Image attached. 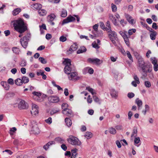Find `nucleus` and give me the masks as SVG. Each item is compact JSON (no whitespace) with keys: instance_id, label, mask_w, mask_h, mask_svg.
<instances>
[{"instance_id":"79ce46f5","label":"nucleus","mask_w":158,"mask_h":158,"mask_svg":"<svg viewBox=\"0 0 158 158\" xmlns=\"http://www.w3.org/2000/svg\"><path fill=\"white\" fill-rule=\"evenodd\" d=\"M39 60L43 64H45L47 63V61L45 60V59H44L43 57H40L39 59Z\"/></svg>"},{"instance_id":"f03ea898","label":"nucleus","mask_w":158,"mask_h":158,"mask_svg":"<svg viewBox=\"0 0 158 158\" xmlns=\"http://www.w3.org/2000/svg\"><path fill=\"white\" fill-rule=\"evenodd\" d=\"M137 66L139 71H140L141 70L144 73L143 75L144 77H146L147 75V73L149 72V69H146L147 66L145 64V62L142 58L139 59L138 60Z\"/></svg>"},{"instance_id":"69168bd1","label":"nucleus","mask_w":158,"mask_h":158,"mask_svg":"<svg viewBox=\"0 0 158 158\" xmlns=\"http://www.w3.org/2000/svg\"><path fill=\"white\" fill-rule=\"evenodd\" d=\"M93 99L94 101L96 102H98L99 101V98L96 96H93Z\"/></svg>"},{"instance_id":"6e6d98bb","label":"nucleus","mask_w":158,"mask_h":158,"mask_svg":"<svg viewBox=\"0 0 158 158\" xmlns=\"http://www.w3.org/2000/svg\"><path fill=\"white\" fill-rule=\"evenodd\" d=\"M68 105L67 103H64L62 105V108L63 110H65V109H68Z\"/></svg>"},{"instance_id":"72a5a7b5","label":"nucleus","mask_w":158,"mask_h":158,"mask_svg":"<svg viewBox=\"0 0 158 158\" xmlns=\"http://www.w3.org/2000/svg\"><path fill=\"white\" fill-rule=\"evenodd\" d=\"M149 110V107L147 105H145V110H143L142 111V113L144 115H145L146 112L148 111Z\"/></svg>"},{"instance_id":"49530a36","label":"nucleus","mask_w":158,"mask_h":158,"mask_svg":"<svg viewBox=\"0 0 158 158\" xmlns=\"http://www.w3.org/2000/svg\"><path fill=\"white\" fill-rule=\"evenodd\" d=\"M145 86L147 88H149L151 86V84L149 81H145L144 82Z\"/></svg>"},{"instance_id":"c03bdc74","label":"nucleus","mask_w":158,"mask_h":158,"mask_svg":"<svg viewBox=\"0 0 158 158\" xmlns=\"http://www.w3.org/2000/svg\"><path fill=\"white\" fill-rule=\"evenodd\" d=\"M150 59L151 62L153 65L157 64V60L155 57H152Z\"/></svg>"},{"instance_id":"37998d69","label":"nucleus","mask_w":158,"mask_h":158,"mask_svg":"<svg viewBox=\"0 0 158 158\" xmlns=\"http://www.w3.org/2000/svg\"><path fill=\"white\" fill-rule=\"evenodd\" d=\"M26 63L27 62L25 60L23 59L22 60L19 64L21 66L24 67L26 65Z\"/></svg>"},{"instance_id":"bf43d9fd","label":"nucleus","mask_w":158,"mask_h":158,"mask_svg":"<svg viewBox=\"0 0 158 158\" xmlns=\"http://www.w3.org/2000/svg\"><path fill=\"white\" fill-rule=\"evenodd\" d=\"M86 89L88 91H89V92H90L92 94L94 95V89L92 88L89 87H87Z\"/></svg>"},{"instance_id":"a211bd4d","label":"nucleus","mask_w":158,"mask_h":158,"mask_svg":"<svg viewBox=\"0 0 158 158\" xmlns=\"http://www.w3.org/2000/svg\"><path fill=\"white\" fill-rule=\"evenodd\" d=\"M135 103L137 104L138 107V110H139L140 107L142 106L143 103L141 100H140L139 98H137L135 100Z\"/></svg>"},{"instance_id":"dca6fc26","label":"nucleus","mask_w":158,"mask_h":158,"mask_svg":"<svg viewBox=\"0 0 158 158\" xmlns=\"http://www.w3.org/2000/svg\"><path fill=\"white\" fill-rule=\"evenodd\" d=\"M109 17L110 19L112 21L114 25L115 26H118V25L117 20L115 19L113 15L111 14H110Z\"/></svg>"},{"instance_id":"a18cd8bd","label":"nucleus","mask_w":158,"mask_h":158,"mask_svg":"<svg viewBox=\"0 0 158 158\" xmlns=\"http://www.w3.org/2000/svg\"><path fill=\"white\" fill-rule=\"evenodd\" d=\"M59 40L61 42H64L67 40V38L64 36L62 35L60 37Z\"/></svg>"},{"instance_id":"58836bf2","label":"nucleus","mask_w":158,"mask_h":158,"mask_svg":"<svg viewBox=\"0 0 158 158\" xmlns=\"http://www.w3.org/2000/svg\"><path fill=\"white\" fill-rule=\"evenodd\" d=\"M137 129H134L131 135V138H132L133 136H136L137 135Z\"/></svg>"},{"instance_id":"ea45409f","label":"nucleus","mask_w":158,"mask_h":158,"mask_svg":"<svg viewBox=\"0 0 158 158\" xmlns=\"http://www.w3.org/2000/svg\"><path fill=\"white\" fill-rule=\"evenodd\" d=\"M111 6L112 11L113 12H116L117 10V7L113 3L111 4Z\"/></svg>"},{"instance_id":"aec40b11","label":"nucleus","mask_w":158,"mask_h":158,"mask_svg":"<svg viewBox=\"0 0 158 158\" xmlns=\"http://www.w3.org/2000/svg\"><path fill=\"white\" fill-rule=\"evenodd\" d=\"M84 136L87 139H89L92 137L93 134L91 132L87 131L85 132Z\"/></svg>"},{"instance_id":"864d4df0","label":"nucleus","mask_w":158,"mask_h":158,"mask_svg":"<svg viewBox=\"0 0 158 158\" xmlns=\"http://www.w3.org/2000/svg\"><path fill=\"white\" fill-rule=\"evenodd\" d=\"M106 28H105V30L107 31V29H111V27L110 26V22L109 21H108L106 23Z\"/></svg>"},{"instance_id":"338daca9","label":"nucleus","mask_w":158,"mask_h":158,"mask_svg":"<svg viewBox=\"0 0 158 158\" xmlns=\"http://www.w3.org/2000/svg\"><path fill=\"white\" fill-rule=\"evenodd\" d=\"M52 37L51 35L49 34H47L46 35V38L48 40H50Z\"/></svg>"},{"instance_id":"6ab92c4d","label":"nucleus","mask_w":158,"mask_h":158,"mask_svg":"<svg viewBox=\"0 0 158 158\" xmlns=\"http://www.w3.org/2000/svg\"><path fill=\"white\" fill-rule=\"evenodd\" d=\"M110 95L112 97L116 98L118 96V92L114 89H112L110 91Z\"/></svg>"},{"instance_id":"5701e85b","label":"nucleus","mask_w":158,"mask_h":158,"mask_svg":"<svg viewBox=\"0 0 158 158\" xmlns=\"http://www.w3.org/2000/svg\"><path fill=\"white\" fill-rule=\"evenodd\" d=\"M38 12L40 16H43L47 14L46 11L44 9H40L38 10Z\"/></svg>"},{"instance_id":"f8f14e48","label":"nucleus","mask_w":158,"mask_h":158,"mask_svg":"<svg viewBox=\"0 0 158 158\" xmlns=\"http://www.w3.org/2000/svg\"><path fill=\"white\" fill-rule=\"evenodd\" d=\"M62 112L64 114L68 116L72 117L73 116L72 111L68 108L63 110Z\"/></svg>"},{"instance_id":"1a4fd4ad","label":"nucleus","mask_w":158,"mask_h":158,"mask_svg":"<svg viewBox=\"0 0 158 158\" xmlns=\"http://www.w3.org/2000/svg\"><path fill=\"white\" fill-rule=\"evenodd\" d=\"M28 40V38L26 36H24L20 40V42L21 45L24 48H26L27 46Z\"/></svg>"},{"instance_id":"ddd939ff","label":"nucleus","mask_w":158,"mask_h":158,"mask_svg":"<svg viewBox=\"0 0 158 158\" xmlns=\"http://www.w3.org/2000/svg\"><path fill=\"white\" fill-rule=\"evenodd\" d=\"M48 101L52 103H57L59 101L60 99L57 97L51 96L48 98Z\"/></svg>"},{"instance_id":"774afa93","label":"nucleus","mask_w":158,"mask_h":158,"mask_svg":"<svg viewBox=\"0 0 158 158\" xmlns=\"http://www.w3.org/2000/svg\"><path fill=\"white\" fill-rule=\"evenodd\" d=\"M154 69L155 71H157L158 70V64H154Z\"/></svg>"},{"instance_id":"13d9d810","label":"nucleus","mask_w":158,"mask_h":158,"mask_svg":"<svg viewBox=\"0 0 158 158\" xmlns=\"http://www.w3.org/2000/svg\"><path fill=\"white\" fill-rule=\"evenodd\" d=\"M59 111L58 109H53L50 111V114H54L56 113Z\"/></svg>"},{"instance_id":"473e14b6","label":"nucleus","mask_w":158,"mask_h":158,"mask_svg":"<svg viewBox=\"0 0 158 158\" xmlns=\"http://www.w3.org/2000/svg\"><path fill=\"white\" fill-rule=\"evenodd\" d=\"M67 16V11L65 9H63L61 14V16L62 17H65Z\"/></svg>"},{"instance_id":"f704fd0d","label":"nucleus","mask_w":158,"mask_h":158,"mask_svg":"<svg viewBox=\"0 0 158 158\" xmlns=\"http://www.w3.org/2000/svg\"><path fill=\"white\" fill-rule=\"evenodd\" d=\"M23 83H28L29 81V80L27 77L24 76L23 77L22 79Z\"/></svg>"},{"instance_id":"cd10ccee","label":"nucleus","mask_w":158,"mask_h":158,"mask_svg":"<svg viewBox=\"0 0 158 158\" xmlns=\"http://www.w3.org/2000/svg\"><path fill=\"white\" fill-rule=\"evenodd\" d=\"M15 83L16 85L19 86L21 85L23 82L22 79L17 78L15 80Z\"/></svg>"},{"instance_id":"a878e982","label":"nucleus","mask_w":158,"mask_h":158,"mask_svg":"<svg viewBox=\"0 0 158 158\" xmlns=\"http://www.w3.org/2000/svg\"><path fill=\"white\" fill-rule=\"evenodd\" d=\"M65 122L66 123V124L67 126L69 127H70L72 124V123L71 119L67 118H65Z\"/></svg>"},{"instance_id":"de8ad7c7","label":"nucleus","mask_w":158,"mask_h":158,"mask_svg":"<svg viewBox=\"0 0 158 158\" xmlns=\"http://www.w3.org/2000/svg\"><path fill=\"white\" fill-rule=\"evenodd\" d=\"M126 53L127 56L129 58V59L133 61V58L132 57L131 55L130 52L129 51H127L126 52Z\"/></svg>"},{"instance_id":"2eb2a0df","label":"nucleus","mask_w":158,"mask_h":158,"mask_svg":"<svg viewBox=\"0 0 158 158\" xmlns=\"http://www.w3.org/2000/svg\"><path fill=\"white\" fill-rule=\"evenodd\" d=\"M31 131L32 133L35 135L38 134L40 133L39 129L36 125L32 127Z\"/></svg>"},{"instance_id":"4468645a","label":"nucleus","mask_w":158,"mask_h":158,"mask_svg":"<svg viewBox=\"0 0 158 158\" xmlns=\"http://www.w3.org/2000/svg\"><path fill=\"white\" fill-rule=\"evenodd\" d=\"M126 17L127 20L131 24H134L135 23V20L134 19H132V17L129 15H126Z\"/></svg>"},{"instance_id":"6e6552de","label":"nucleus","mask_w":158,"mask_h":158,"mask_svg":"<svg viewBox=\"0 0 158 158\" xmlns=\"http://www.w3.org/2000/svg\"><path fill=\"white\" fill-rule=\"evenodd\" d=\"M88 60L90 63H93L97 65H99L102 63V61L97 58H89Z\"/></svg>"},{"instance_id":"7ed1b4c3","label":"nucleus","mask_w":158,"mask_h":158,"mask_svg":"<svg viewBox=\"0 0 158 158\" xmlns=\"http://www.w3.org/2000/svg\"><path fill=\"white\" fill-rule=\"evenodd\" d=\"M64 62H65V66L64 70L65 73L68 75L75 71V68L71 64V60L70 59H65Z\"/></svg>"},{"instance_id":"20e7f679","label":"nucleus","mask_w":158,"mask_h":158,"mask_svg":"<svg viewBox=\"0 0 158 158\" xmlns=\"http://www.w3.org/2000/svg\"><path fill=\"white\" fill-rule=\"evenodd\" d=\"M67 140L69 143L73 145L80 146L81 144V142L77 138L72 135L69 136Z\"/></svg>"},{"instance_id":"f3484780","label":"nucleus","mask_w":158,"mask_h":158,"mask_svg":"<svg viewBox=\"0 0 158 158\" xmlns=\"http://www.w3.org/2000/svg\"><path fill=\"white\" fill-rule=\"evenodd\" d=\"M0 84L6 90H9L10 87L9 84L6 81H2Z\"/></svg>"},{"instance_id":"412c9836","label":"nucleus","mask_w":158,"mask_h":158,"mask_svg":"<svg viewBox=\"0 0 158 158\" xmlns=\"http://www.w3.org/2000/svg\"><path fill=\"white\" fill-rule=\"evenodd\" d=\"M157 35L156 32L154 31H151V33L150 34V37L151 39L152 40H154L156 39V37Z\"/></svg>"},{"instance_id":"c756f323","label":"nucleus","mask_w":158,"mask_h":158,"mask_svg":"<svg viewBox=\"0 0 158 158\" xmlns=\"http://www.w3.org/2000/svg\"><path fill=\"white\" fill-rule=\"evenodd\" d=\"M86 49L84 47H81L77 52V54H80L84 52H86Z\"/></svg>"},{"instance_id":"393cba45","label":"nucleus","mask_w":158,"mask_h":158,"mask_svg":"<svg viewBox=\"0 0 158 158\" xmlns=\"http://www.w3.org/2000/svg\"><path fill=\"white\" fill-rule=\"evenodd\" d=\"M54 141H50L44 146V148L45 150H47L49 148V147L52 144H54Z\"/></svg>"},{"instance_id":"0e129e2a","label":"nucleus","mask_w":158,"mask_h":158,"mask_svg":"<svg viewBox=\"0 0 158 158\" xmlns=\"http://www.w3.org/2000/svg\"><path fill=\"white\" fill-rule=\"evenodd\" d=\"M133 115V113L131 111H129L128 114V119L130 120L131 119V117Z\"/></svg>"},{"instance_id":"09e8293b","label":"nucleus","mask_w":158,"mask_h":158,"mask_svg":"<svg viewBox=\"0 0 158 158\" xmlns=\"http://www.w3.org/2000/svg\"><path fill=\"white\" fill-rule=\"evenodd\" d=\"M71 47L74 51L76 50L78 47V46L76 43H74L71 46Z\"/></svg>"},{"instance_id":"7c9ffc66","label":"nucleus","mask_w":158,"mask_h":158,"mask_svg":"<svg viewBox=\"0 0 158 158\" xmlns=\"http://www.w3.org/2000/svg\"><path fill=\"white\" fill-rule=\"evenodd\" d=\"M21 11V10L20 8H16L13 11V15H16L18 14Z\"/></svg>"},{"instance_id":"3c124183","label":"nucleus","mask_w":158,"mask_h":158,"mask_svg":"<svg viewBox=\"0 0 158 158\" xmlns=\"http://www.w3.org/2000/svg\"><path fill=\"white\" fill-rule=\"evenodd\" d=\"M135 56L136 57L137 59L138 60L139 59L141 58L142 57L140 56L139 54L136 52H135L134 53Z\"/></svg>"},{"instance_id":"e433bc0d","label":"nucleus","mask_w":158,"mask_h":158,"mask_svg":"<svg viewBox=\"0 0 158 158\" xmlns=\"http://www.w3.org/2000/svg\"><path fill=\"white\" fill-rule=\"evenodd\" d=\"M92 45L93 48L96 49H98L100 48V47L99 46V45L97 43L96 41H94L93 43L92 44Z\"/></svg>"},{"instance_id":"8fccbe9b","label":"nucleus","mask_w":158,"mask_h":158,"mask_svg":"<svg viewBox=\"0 0 158 158\" xmlns=\"http://www.w3.org/2000/svg\"><path fill=\"white\" fill-rule=\"evenodd\" d=\"M77 149L76 148L72 150H71V152H72V155L76 156L77 155Z\"/></svg>"},{"instance_id":"680f3d73","label":"nucleus","mask_w":158,"mask_h":158,"mask_svg":"<svg viewBox=\"0 0 158 158\" xmlns=\"http://www.w3.org/2000/svg\"><path fill=\"white\" fill-rule=\"evenodd\" d=\"M135 94L133 93H129L127 94V96L130 98H133Z\"/></svg>"},{"instance_id":"e2e57ef3","label":"nucleus","mask_w":158,"mask_h":158,"mask_svg":"<svg viewBox=\"0 0 158 158\" xmlns=\"http://www.w3.org/2000/svg\"><path fill=\"white\" fill-rule=\"evenodd\" d=\"M45 121L48 124H51L52 123V118L49 117L48 119L45 120Z\"/></svg>"},{"instance_id":"f257e3e1","label":"nucleus","mask_w":158,"mask_h":158,"mask_svg":"<svg viewBox=\"0 0 158 158\" xmlns=\"http://www.w3.org/2000/svg\"><path fill=\"white\" fill-rule=\"evenodd\" d=\"M13 25L14 29L17 31L22 34L27 30V24L25 23L23 20L21 19H19L15 20L13 22ZM22 36L20 34L19 35V37Z\"/></svg>"},{"instance_id":"603ef678","label":"nucleus","mask_w":158,"mask_h":158,"mask_svg":"<svg viewBox=\"0 0 158 158\" xmlns=\"http://www.w3.org/2000/svg\"><path fill=\"white\" fill-rule=\"evenodd\" d=\"M134 79L135 80V81L138 84L140 83V81L139 78L138 77L137 75H135L133 77Z\"/></svg>"},{"instance_id":"bb28decb","label":"nucleus","mask_w":158,"mask_h":158,"mask_svg":"<svg viewBox=\"0 0 158 158\" xmlns=\"http://www.w3.org/2000/svg\"><path fill=\"white\" fill-rule=\"evenodd\" d=\"M55 141L60 143H63L64 142V139L59 137L56 138L55 139Z\"/></svg>"},{"instance_id":"39448f33","label":"nucleus","mask_w":158,"mask_h":158,"mask_svg":"<svg viewBox=\"0 0 158 158\" xmlns=\"http://www.w3.org/2000/svg\"><path fill=\"white\" fill-rule=\"evenodd\" d=\"M107 32L108 33V35L109 37L110 40L114 44H116L115 40L117 38V34L116 32L112 31L111 29H108L107 30Z\"/></svg>"},{"instance_id":"9d476101","label":"nucleus","mask_w":158,"mask_h":158,"mask_svg":"<svg viewBox=\"0 0 158 158\" xmlns=\"http://www.w3.org/2000/svg\"><path fill=\"white\" fill-rule=\"evenodd\" d=\"M38 107L36 104H32V110L31 111V113L32 115H36L38 114Z\"/></svg>"},{"instance_id":"4c0bfd02","label":"nucleus","mask_w":158,"mask_h":158,"mask_svg":"<svg viewBox=\"0 0 158 158\" xmlns=\"http://www.w3.org/2000/svg\"><path fill=\"white\" fill-rule=\"evenodd\" d=\"M140 141L139 138V137H135L134 139V143L135 145L137 147H139V145H137L136 144H138Z\"/></svg>"},{"instance_id":"052dcab7","label":"nucleus","mask_w":158,"mask_h":158,"mask_svg":"<svg viewBox=\"0 0 158 158\" xmlns=\"http://www.w3.org/2000/svg\"><path fill=\"white\" fill-rule=\"evenodd\" d=\"M8 83L11 85H13L14 84V80L12 78H9L8 81Z\"/></svg>"},{"instance_id":"c85d7f7f","label":"nucleus","mask_w":158,"mask_h":158,"mask_svg":"<svg viewBox=\"0 0 158 158\" xmlns=\"http://www.w3.org/2000/svg\"><path fill=\"white\" fill-rule=\"evenodd\" d=\"M56 15L53 14H52L48 16V21H53L55 18Z\"/></svg>"},{"instance_id":"b1692460","label":"nucleus","mask_w":158,"mask_h":158,"mask_svg":"<svg viewBox=\"0 0 158 158\" xmlns=\"http://www.w3.org/2000/svg\"><path fill=\"white\" fill-rule=\"evenodd\" d=\"M123 37L124 39V41L126 44L128 46H129L130 45V43L129 42V40L127 35L126 33L123 36Z\"/></svg>"},{"instance_id":"0eeeda50","label":"nucleus","mask_w":158,"mask_h":158,"mask_svg":"<svg viewBox=\"0 0 158 158\" xmlns=\"http://www.w3.org/2000/svg\"><path fill=\"white\" fill-rule=\"evenodd\" d=\"M28 107V104L23 100H21L18 104V108L19 109H26Z\"/></svg>"},{"instance_id":"c9c22d12","label":"nucleus","mask_w":158,"mask_h":158,"mask_svg":"<svg viewBox=\"0 0 158 158\" xmlns=\"http://www.w3.org/2000/svg\"><path fill=\"white\" fill-rule=\"evenodd\" d=\"M109 132L111 134H113V135L115 134L116 132V129L113 127L110 128L109 129Z\"/></svg>"},{"instance_id":"4d7b16f0","label":"nucleus","mask_w":158,"mask_h":158,"mask_svg":"<svg viewBox=\"0 0 158 158\" xmlns=\"http://www.w3.org/2000/svg\"><path fill=\"white\" fill-rule=\"evenodd\" d=\"M87 102L88 103H91L92 102V98L90 95L88 96L87 98Z\"/></svg>"},{"instance_id":"4be33fe9","label":"nucleus","mask_w":158,"mask_h":158,"mask_svg":"<svg viewBox=\"0 0 158 158\" xmlns=\"http://www.w3.org/2000/svg\"><path fill=\"white\" fill-rule=\"evenodd\" d=\"M42 7V5L38 3H36L33 5V7L34 9L36 10H40Z\"/></svg>"},{"instance_id":"2f4dec72","label":"nucleus","mask_w":158,"mask_h":158,"mask_svg":"<svg viewBox=\"0 0 158 158\" xmlns=\"http://www.w3.org/2000/svg\"><path fill=\"white\" fill-rule=\"evenodd\" d=\"M12 51L15 53L16 54H18L20 52V50L19 48L17 47H15L12 48Z\"/></svg>"},{"instance_id":"a19ab883","label":"nucleus","mask_w":158,"mask_h":158,"mask_svg":"<svg viewBox=\"0 0 158 158\" xmlns=\"http://www.w3.org/2000/svg\"><path fill=\"white\" fill-rule=\"evenodd\" d=\"M136 32L135 29H129L128 31V33L129 35H132L133 33H135Z\"/></svg>"},{"instance_id":"5fc2aeb1","label":"nucleus","mask_w":158,"mask_h":158,"mask_svg":"<svg viewBox=\"0 0 158 158\" xmlns=\"http://www.w3.org/2000/svg\"><path fill=\"white\" fill-rule=\"evenodd\" d=\"M120 23L123 27H124L127 23L126 21L123 19H121L120 21Z\"/></svg>"},{"instance_id":"9b49d317","label":"nucleus","mask_w":158,"mask_h":158,"mask_svg":"<svg viewBox=\"0 0 158 158\" xmlns=\"http://www.w3.org/2000/svg\"><path fill=\"white\" fill-rule=\"evenodd\" d=\"M75 18L71 15L69 16L66 19L63 20L62 22V24L68 23L69 22H73L75 20Z\"/></svg>"},{"instance_id":"423d86ee","label":"nucleus","mask_w":158,"mask_h":158,"mask_svg":"<svg viewBox=\"0 0 158 158\" xmlns=\"http://www.w3.org/2000/svg\"><path fill=\"white\" fill-rule=\"evenodd\" d=\"M68 75L69 78L70 80L76 81L79 78V77L78 76L77 73L74 71Z\"/></svg>"}]
</instances>
